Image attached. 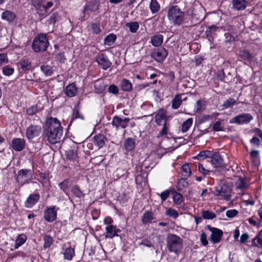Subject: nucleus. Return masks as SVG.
Instances as JSON below:
<instances>
[{
	"label": "nucleus",
	"instance_id": "1",
	"mask_svg": "<svg viewBox=\"0 0 262 262\" xmlns=\"http://www.w3.org/2000/svg\"><path fill=\"white\" fill-rule=\"evenodd\" d=\"M62 135V128L60 121L56 118H49L46 122L42 136L49 143L54 144L59 142Z\"/></svg>",
	"mask_w": 262,
	"mask_h": 262
},
{
	"label": "nucleus",
	"instance_id": "2",
	"mask_svg": "<svg viewBox=\"0 0 262 262\" xmlns=\"http://www.w3.org/2000/svg\"><path fill=\"white\" fill-rule=\"evenodd\" d=\"M31 5L35 8L41 20L49 15V9L53 6V3L46 0H31Z\"/></svg>",
	"mask_w": 262,
	"mask_h": 262
},
{
	"label": "nucleus",
	"instance_id": "3",
	"mask_svg": "<svg viewBox=\"0 0 262 262\" xmlns=\"http://www.w3.org/2000/svg\"><path fill=\"white\" fill-rule=\"evenodd\" d=\"M185 13L177 5L170 7L167 13L168 20L174 25H180L184 20Z\"/></svg>",
	"mask_w": 262,
	"mask_h": 262
},
{
	"label": "nucleus",
	"instance_id": "4",
	"mask_svg": "<svg viewBox=\"0 0 262 262\" xmlns=\"http://www.w3.org/2000/svg\"><path fill=\"white\" fill-rule=\"evenodd\" d=\"M167 247L170 252L177 253L183 247V240L179 236L170 234L167 237Z\"/></svg>",
	"mask_w": 262,
	"mask_h": 262
},
{
	"label": "nucleus",
	"instance_id": "5",
	"mask_svg": "<svg viewBox=\"0 0 262 262\" xmlns=\"http://www.w3.org/2000/svg\"><path fill=\"white\" fill-rule=\"evenodd\" d=\"M231 191V189L228 185L221 183L215 187L213 193L219 199L228 201L230 200Z\"/></svg>",
	"mask_w": 262,
	"mask_h": 262
},
{
	"label": "nucleus",
	"instance_id": "6",
	"mask_svg": "<svg viewBox=\"0 0 262 262\" xmlns=\"http://www.w3.org/2000/svg\"><path fill=\"white\" fill-rule=\"evenodd\" d=\"M49 42L45 34H39L35 37L32 44L33 50L35 52H44L47 50Z\"/></svg>",
	"mask_w": 262,
	"mask_h": 262
},
{
	"label": "nucleus",
	"instance_id": "7",
	"mask_svg": "<svg viewBox=\"0 0 262 262\" xmlns=\"http://www.w3.org/2000/svg\"><path fill=\"white\" fill-rule=\"evenodd\" d=\"M33 170L28 169H22L19 170L16 176V181L20 186L30 183L32 179Z\"/></svg>",
	"mask_w": 262,
	"mask_h": 262
},
{
	"label": "nucleus",
	"instance_id": "8",
	"mask_svg": "<svg viewBox=\"0 0 262 262\" xmlns=\"http://www.w3.org/2000/svg\"><path fill=\"white\" fill-rule=\"evenodd\" d=\"M253 117L249 113H242L239 114L229 120L231 124H237L238 125L246 124L249 123Z\"/></svg>",
	"mask_w": 262,
	"mask_h": 262
},
{
	"label": "nucleus",
	"instance_id": "9",
	"mask_svg": "<svg viewBox=\"0 0 262 262\" xmlns=\"http://www.w3.org/2000/svg\"><path fill=\"white\" fill-rule=\"evenodd\" d=\"M41 126L40 124H30L27 128L26 135L29 140H32L38 137L41 133Z\"/></svg>",
	"mask_w": 262,
	"mask_h": 262
},
{
	"label": "nucleus",
	"instance_id": "10",
	"mask_svg": "<svg viewBox=\"0 0 262 262\" xmlns=\"http://www.w3.org/2000/svg\"><path fill=\"white\" fill-rule=\"evenodd\" d=\"M130 120V119L128 117L122 118L118 116H115L113 118L112 125L116 129H124L128 126Z\"/></svg>",
	"mask_w": 262,
	"mask_h": 262
},
{
	"label": "nucleus",
	"instance_id": "11",
	"mask_svg": "<svg viewBox=\"0 0 262 262\" xmlns=\"http://www.w3.org/2000/svg\"><path fill=\"white\" fill-rule=\"evenodd\" d=\"M168 54L167 51L164 48H159L154 49L151 53V57L159 62H163Z\"/></svg>",
	"mask_w": 262,
	"mask_h": 262
},
{
	"label": "nucleus",
	"instance_id": "12",
	"mask_svg": "<svg viewBox=\"0 0 262 262\" xmlns=\"http://www.w3.org/2000/svg\"><path fill=\"white\" fill-rule=\"evenodd\" d=\"M208 229L211 232L210 238L213 244L219 243L223 234V231L217 228L212 227L210 225L207 226Z\"/></svg>",
	"mask_w": 262,
	"mask_h": 262
},
{
	"label": "nucleus",
	"instance_id": "13",
	"mask_svg": "<svg viewBox=\"0 0 262 262\" xmlns=\"http://www.w3.org/2000/svg\"><path fill=\"white\" fill-rule=\"evenodd\" d=\"M96 61L97 62L98 66L103 70L107 69L112 65V63L109 61L107 56L104 54L98 55L96 59Z\"/></svg>",
	"mask_w": 262,
	"mask_h": 262
},
{
	"label": "nucleus",
	"instance_id": "14",
	"mask_svg": "<svg viewBox=\"0 0 262 262\" xmlns=\"http://www.w3.org/2000/svg\"><path fill=\"white\" fill-rule=\"evenodd\" d=\"M25 145L26 141L23 138H14L11 142V147L17 151H22L25 148Z\"/></svg>",
	"mask_w": 262,
	"mask_h": 262
},
{
	"label": "nucleus",
	"instance_id": "15",
	"mask_svg": "<svg viewBox=\"0 0 262 262\" xmlns=\"http://www.w3.org/2000/svg\"><path fill=\"white\" fill-rule=\"evenodd\" d=\"M57 217V212L55 210V207L48 208L45 211L44 219L48 222L54 221Z\"/></svg>",
	"mask_w": 262,
	"mask_h": 262
},
{
	"label": "nucleus",
	"instance_id": "16",
	"mask_svg": "<svg viewBox=\"0 0 262 262\" xmlns=\"http://www.w3.org/2000/svg\"><path fill=\"white\" fill-rule=\"evenodd\" d=\"M40 195L38 193H32L29 195L25 202V206L28 208L33 207L39 200Z\"/></svg>",
	"mask_w": 262,
	"mask_h": 262
},
{
	"label": "nucleus",
	"instance_id": "17",
	"mask_svg": "<svg viewBox=\"0 0 262 262\" xmlns=\"http://www.w3.org/2000/svg\"><path fill=\"white\" fill-rule=\"evenodd\" d=\"M120 232L121 230L118 229L116 226H106L105 236L106 238H113L115 236H118V233Z\"/></svg>",
	"mask_w": 262,
	"mask_h": 262
},
{
	"label": "nucleus",
	"instance_id": "18",
	"mask_svg": "<svg viewBox=\"0 0 262 262\" xmlns=\"http://www.w3.org/2000/svg\"><path fill=\"white\" fill-rule=\"evenodd\" d=\"M155 122L158 125H161L163 120L168 121V117L166 115V110L163 108L159 110L155 116Z\"/></svg>",
	"mask_w": 262,
	"mask_h": 262
},
{
	"label": "nucleus",
	"instance_id": "19",
	"mask_svg": "<svg viewBox=\"0 0 262 262\" xmlns=\"http://www.w3.org/2000/svg\"><path fill=\"white\" fill-rule=\"evenodd\" d=\"M107 139L106 137L102 134L96 135L93 137L94 144L99 148H102L104 145Z\"/></svg>",
	"mask_w": 262,
	"mask_h": 262
},
{
	"label": "nucleus",
	"instance_id": "20",
	"mask_svg": "<svg viewBox=\"0 0 262 262\" xmlns=\"http://www.w3.org/2000/svg\"><path fill=\"white\" fill-rule=\"evenodd\" d=\"M210 162L215 167H221L223 165V160L220 155L214 154L210 158Z\"/></svg>",
	"mask_w": 262,
	"mask_h": 262
},
{
	"label": "nucleus",
	"instance_id": "21",
	"mask_svg": "<svg viewBox=\"0 0 262 262\" xmlns=\"http://www.w3.org/2000/svg\"><path fill=\"white\" fill-rule=\"evenodd\" d=\"M77 92V88L74 83H71L67 85L65 89L64 93L68 97H73Z\"/></svg>",
	"mask_w": 262,
	"mask_h": 262
},
{
	"label": "nucleus",
	"instance_id": "22",
	"mask_svg": "<svg viewBox=\"0 0 262 262\" xmlns=\"http://www.w3.org/2000/svg\"><path fill=\"white\" fill-rule=\"evenodd\" d=\"M99 3L95 1L90 2L89 4L85 6L83 9V13H85L88 11L94 12L99 9Z\"/></svg>",
	"mask_w": 262,
	"mask_h": 262
},
{
	"label": "nucleus",
	"instance_id": "23",
	"mask_svg": "<svg viewBox=\"0 0 262 262\" xmlns=\"http://www.w3.org/2000/svg\"><path fill=\"white\" fill-rule=\"evenodd\" d=\"M163 36L160 34H157L151 37L150 42L155 47H159L163 42Z\"/></svg>",
	"mask_w": 262,
	"mask_h": 262
},
{
	"label": "nucleus",
	"instance_id": "24",
	"mask_svg": "<svg viewBox=\"0 0 262 262\" xmlns=\"http://www.w3.org/2000/svg\"><path fill=\"white\" fill-rule=\"evenodd\" d=\"M183 94L176 95L171 101V107L173 109H178L182 104V96Z\"/></svg>",
	"mask_w": 262,
	"mask_h": 262
},
{
	"label": "nucleus",
	"instance_id": "25",
	"mask_svg": "<svg viewBox=\"0 0 262 262\" xmlns=\"http://www.w3.org/2000/svg\"><path fill=\"white\" fill-rule=\"evenodd\" d=\"M19 66L23 72L30 70L31 68V62L27 59H23L18 62Z\"/></svg>",
	"mask_w": 262,
	"mask_h": 262
},
{
	"label": "nucleus",
	"instance_id": "26",
	"mask_svg": "<svg viewBox=\"0 0 262 262\" xmlns=\"http://www.w3.org/2000/svg\"><path fill=\"white\" fill-rule=\"evenodd\" d=\"M232 5L237 10H243L247 7V2L245 0H233Z\"/></svg>",
	"mask_w": 262,
	"mask_h": 262
},
{
	"label": "nucleus",
	"instance_id": "27",
	"mask_svg": "<svg viewBox=\"0 0 262 262\" xmlns=\"http://www.w3.org/2000/svg\"><path fill=\"white\" fill-rule=\"evenodd\" d=\"M27 239V236L24 234H19L15 239L14 244L15 249H18L20 246L23 245Z\"/></svg>",
	"mask_w": 262,
	"mask_h": 262
},
{
	"label": "nucleus",
	"instance_id": "28",
	"mask_svg": "<svg viewBox=\"0 0 262 262\" xmlns=\"http://www.w3.org/2000/svg\"><path fill=\"white\" fill-rule=\"evenodd\" d=\"M63 254L65 259L71 260L75 256L74 249L72 247L67 248L64 249Z\"/></svg>",
	"mask_w": 262,
	"mask_h": 262
},
{
	"label": "nucleus",
	"instance_id": "29",
	"mask_svg": "<svg viewBox=\"0 0 262 262\" xmlns=\"http://www.w3.org/2000/svg\"><path fill=\"white\" fill-rule=\"evenodd\" d=\"M154 219V215L151 211H145L142 217V221L143 224H146L151 223Z\"/></svg>",
	"mask_w": 262,
	"mask_h": 262
},
{
	"label": "nucleus",
	"instance_id": "30",
	"mask_svg": "<svg viewBox=\"0 0 262 262\" xmlns=\"http://www.w3.org/2000/svg\"><path fill=\"white\" fill-rule=\"evenodd\" d=\"M15 17V14L13 12L9 10H6L3 12L2 15V19L9 22L12 21Z\"/></svg>",
	"mask_w": 262,
	"mask_h": 262
},
{
	"label": "nucleus",
	"instance_id": "31",
	"mask_svg": "<svg viewBox=\"0 0 262 262\" xmlns=\"http://www.w3.org/2000/svg\"><path fill=\"white\" fill-rule=\"evenodd\" d=\"M121 89L123 91L129 92L132 90V84L129 80L126 79H123L120 83Z\"/></svg>",
	"mask_w": 262,
	"mask_h": 262
},
{
	"label": "nucleus",
	"instance_id": "32",
	"mask_svg": "<svg viewBox=\"0 0 262 262\" xmlns=\"http://www.w3.org/2000/svg\"><path fill=\"white\" fill-rule=\"evenodd\" d=\"M135 140L132 138L127 139L124 142V147L127 151H131L135 147Z\"/></svg>",
	"mask_w": 262,
	"mask_h": 262
},
{
	"label": "nucleus",
	"instance_id": "33",
	"mask_svg": "<svg viewBox=\"0 0 262 262\" xmlns=\"http://www.w3.org/2000/svg\"><path fill=\"white\" fill-rule=\"evenodd\" d=\"M202 217L205 220H213L216 217L215 213L208 210H202Z\"/></svg>",
	"mask_w": 262,
	"mask_h": 262
},
{
	"label": "nucleus",
	"instance_id": "34",
	"mask_svg": "<svg viewBox=\"0 0 262 262\" xmlns=\"http://www.w3.org/2000/svg\"><path fill=\"white\" fill-rule=\"evenodd\" d=\"M235 186L237 189L241 190H244L247 188V184L242 178H239L236 180Z\"/></svg>",
	"mask_w": 262,
	"mask_h": 262
},
{
	"label": "nucleus",
	"instance_id": "35",
	"mask_svg": "<svg viewBox=\"0 0 262 262\" xmlns=\"http://www.w3.org/2000/svg\"><path fill=\"white\" fill-rule=\"evenodd\" d=\"M149 8L152 14L157 13L160 9V4L157 0H151L149 3Z\"/></svg>",
	"mask_w": 262,
	"mask_h": 262
},
{
	"label": "nucleus",
	"instance_id": "36",
	"mask_svg": "<svg viewBox=\"0 0 262 262\" xmlns=\"http://www.w3.org/2000/svg\"><path fill=\"white\" fill-rule=\"evenodd\" d=\"M239 56L241 59L246 61H250L252 58V55L247 50H242L239 52Z\"/></svg>",
	"mask_w": 262,
	"mask_h": 262
},
{
	"label": "nucleus",
	"instance_id": "37",
	"mask_svg": "<svg viewBox=\"0 0 262 262\" xmlns=\"http://www.w3.org/2000/svg\"><path fill=\"white\" fill-rule=\"evenodd\" d=\"M116 39V36L114 34L107 35L104 39V44L106 46H112Z\"/></svg>",
	"mask_w": 262,
	"mask_h": 262
},
{
	"label": "nucleus",
	"instance_id": "38",
	"mask_svg": "<svg viewBox=\"0 0 262 262\" xmlns=\"http://www.w3.org/2000/svg\"><path fill=\"white\" fill-rule=\"evenodd\" d=\"M170 127V124L168 121H166L164 122L163 124V127L161 130L160 131L159 133L157 135V138H160L167 135L168 131Z\"/></svg>",
	"mask_w": 262,
	"mask_h": 262
},
{
	"label": "nucleus",
	"instance_id": "39",
	"mask_svg": "<svg viewBox=\"0 0 262 262\" xmlns=\"http://www.w3.org/2000/svg\"><path fill=\"white\" fill-rule=\"evenodd\" d=\"M126 26L129 29V31L133 33L137 32L139 28V25L137 21L127 23Z\"/></svg>",
	"mask_w": 262,
	"mask_h": 262
},
{
	"label": "nucleus",
	"instance_id": "40",
	"mask_svg": "<svg viewBox=\"0 0 262 262\" xmlns=\"http://www.w3.org/2000/svg\"><path fill=\"white\" fill-rule=\"evenodd\" d=\"M95 89L97 93H101L105 90L106 85L102 81H97L95 83Z\"/></svg>",
	"mask_w": 262,
	"mask_h": 262
},
{
	"label": "nucleus",
	"instance_id": "41",
	"mask_svg": "<svg viewBox=\"0 0 262 262\" xmlns=\"http://www.w3.org/2000/svg\"><path fill=\"white\" fill-rule=\"evenodd\" d=\"M40 70L46 76H50L53 73L52 67L49 65L43 64L41 66Z\"/></svg>",
	"mask_w": 262,
	"mask_h": 262
},
{
	"label": "nucleus",
	"instance_id": "42",
	"mask_svg": "<svg viewBox=\"0 0 262 262\" xmlns=\"http://www.w3.org/2000/svg\"><path fill=\"white\" fill-rule=\"evenodd\" d=\"M186 178H184L178 181L177 188L179 191H182L187 187L188 183L186 181Z\"/></svg>",
	"mask_w": 262,
	"mask_h": 262
},
{
	"label": "nucleus",
	"instance_id": "43",
	"mask_svg": "<svg viewBox=\"0 0 262 262\" xmlns=\"http://www.w3.org/2000/svg\"><path fill=\"white\" fill-rule=\"evenodd\" d=\"M212 154L210 151L209 150H203L200 152V153L196 156L195 158L201 160L206 158H210Z\"/></svg>",
	"mask_w": 262,
	"mask_h": 262
},
{
	"label": "nucleus",
	"instance_id": "44",
	"mask_svg": "<svg viewBox=\"0 0 262 262\" xmlns=\"http://www.w3.org/2000/svg\"><path fill=\"white\" fill-rule=\"evenodd\" d=\"M72 192L76 197L78 198H81L84 196V194L77 185H74L72 188Z\"/></svg>",
	"mask_w": 262,
	"mask_h": 262
},
{
	"label": "nucleus",
	"instance_id": "45",
	"mask_svg": "<svg viewBox=\"0 0 262 262\" xmlns=\"http://www.w3.org/2000/svg\"><path fill=\"white\" fill-rule=\"evenodd\" d=\"M193 119L191 118L187 119L184 121L182 125V132L183 133L186 132L192 125Z\"/></svg>",
	"mask_w": 262,
	"mask_h": 262
},
{
	"label": "nucleus",
	"instance_id": "46",
	"mask_svg": "<svg viewBox=\"0 0 262 262\" xmlns=\"http://www.w3.org/2000/svg\"><path fill=\"white\" fill-rule=\"evenodd\" d=\"M182 174L184 177V178H187L190 176L191 171L188 164H184L182 166Z\"/></svg>",
	"mask_w": 262,
	"mask_h": 262
},
{
	"label": "nucleus",
	"instance_id": "47",
	"mask_svg": "<svg viewBox=\"0 0 262 262\" xmlns=\"http://www.w3.org/2000/svg\"><path fill=\"white\" fill-rule=\"evenodd\" d=\"M44 245L43 247L45 248H50L52 244L53 243V239L51 236L49 235H45L43 236Z\"/></svg>",
	"mask_w": 262,
	"mask_h": 262
},
{
	"label": "nucleus",
	"instance_id": "48",
	"mask_svg": "<svg viewBox=\"0 0 262 262\" xmlns=\"http://www.w3.org/2000/svg\"><path fill=\"white\" fill-rule=\"evenodd\" d=\"M212 130L214 132H219L223 130V124L221 120L216 121L212 125Z\"/></svg>",
	"mask_w": 262,
	"mask_h": 262
},
{
	"label": "nucleus",
	"instance_id": "49",
	"mask_svg": "<svg viewBox=\"0 0 262 262\" xmlns=\"http://www.w3.org/2000/svg\"><path fill=\"white\" fill-rule=\"evenodd\" d=\"M166 214L167 216L172 217L174 219H177L179 216L178 211L171 208H169L167 209L166 211Z\"/></svg>",
	"mask_w": 262,
	"mask_h": 262
},
{
	"label": "nucleus",
	"instance_id": "50",
	"mask_svg": "<svg viewBox=\"0 0 262 262\" xmlns=\"http://www.w3.org/2000/svg\"><path fill=\"white\" fill-rule=\"evenodd\" d=\"M205 102L203 100H198L196 102V105L195 106V112L196 113H199L202 112L203 110L205 109Z\"/></svg>",
	"mask_w": 262,
	"mask_h": 262
},
{
	"label": "nucleus",
	"instance_id": "51",
	"mask_svg": "<svg viewBox=\"0 0 262 262\" xmlns=\"http://www.w3.org/2000/svg\"><path fill=\"white\" fill-rule=\"evenodd\" d=\"M66 156L69 160L74 161L77 158V154L76 151L70 150L67 151Z\"/></svg>",
	"mask_w": 262,
	"mask_h": 262
},
{
	"label": "nucleus",
	"instance_id": "52",
	"mask_svg": "<svg viewBox=\"0 0 262 262\" xmlns=\"http://www.w3.org/2000/svg\"><path fill=\"white\" fill-rule=\"evenodd\" d=\"M236 100H235L233 98H229V99H228L227 100H226L224 102L223 106L225 108H229V107H232V106H233L235 104V103H236Z\"/></svg>",
	"mask_w": 262,
	"mask_h": 262
},
{
	"label": "nucleus",
	"instance_id": "53",
	"mask_svg": "<svg viewBox=\"0 0 262 262\" xmlns=\"http://www.w3.org/2000/svg\"><path fill=\"white\" fill-rule=\"evenodd\" d=\"M173 200L176 204H180L183 200V195L179 192H175L173 196Z\"/></svg>",
	"mask_w": 262,
	"mask_h": 262
},
{
	"label": "nucleus",
	"instance_id": "54",
	"mask_svg": "<svg viewBox=\"0 0 262 262\" xmlns=\"http://www.w3.org/2000/svg\"><path fill=\"white\" fill-rule=\"evenodd\" d=\"M60 189L66 192L69 187V180L66 179L59 184Z\"/></svg>",
	"mask_w": 262,
	"mask_h": 262
},
{
	"label": "nucleus",
	"instance_id": "55",
	"mask_svg": "<svg viewBox=\"0 0 262 262\" xmlns=\"http://www.w3.org/2000/svg\"><path fill=\"white\" fill-rule=\"evenodd\" d=\"M38 111V107L36 105H33L26 110V113L28 115H34Z\"/></svg>",
	"mask_w": 262,
	"mask_h": 262
},
{
	"label": "nucleus",
	"instance_id": "56",
	"mask_svg": "<svg viewBox=\"0 0 262 262\" xmlns=\"http://www.w3.org/2000/svg\"><path fill=\"white\" fill-rule=\"evenodd\" d=\"M3 72L5 75L9 76L13 74L14 69L12 68L6 66L3 68Z\"/></svg>",
	"mask_w": 262,
	"mask_h": 262
},
{
	"label": "nucleus",
	"instance_id": "57",
	"mask_svg": "<svg viewBox=\"0 0 262 262\" xmlns=\"http://www.w3.org/2000/svg\"><path fill=\"white\" fill-rule=\"evenodd\" d=\"M91 29L92 32L94 34H99L101 32V29L100 28V25L96 23H93L91 25Z\"/></svg>",
	"mask_w": 262,
	"mask_h": 262
},
{
	"label": "nucleus",
	"instance_id": "58",
	"mask_svg": "<svg viewBox=\"0 0 262 262\" xmlns=\"http://www.w3.org/2000/svg\"><path fill=\"white\" fill-rule=\"evenodd\" d=\"M252 244L254 246L257 247H260L262 246V238L257 235L256 237L253 239Z\"/></svg>",
	"mask_w": 262,
	"mask_h": 262
},
{
	"label": "nucleus",
	"instance_id": "59",
	"mask_svg": "<svg viewBox=\"0 0 262 262\" xmlns=\"http://www.w3.org/2000/svg\"><path fill=\"white\" fill-rule=\"evenodd\" d=\"M170 192V190L167 189L161 193L160 196L162 202L165 201L169 197Z\"/></svg>",
	"mask_w": 262,
	"mask_h": 262
},
{
	"label": "nucleus",
	"instance_id": "60",
	"mask_svg": "<svg viewBox=\"0 0 262 262\" xmlns=\"http://www.w3.org/2000/svg\"><path fill=\"white\" fill-rule=\"evenodd\" d=\"M238 214V211L235 209H230L226 211V216L229 218H232Z\"/></svg>",
	"mask_w": 262,
	"mask_h": 262
},
{
	"label": "nucleus",
	"instance_id": "61",
	"mask_svg": "<svg viewBox=\"0 0 262 262\" xmlns=\"http://www.w3.org/2000/svg\"><path fill=\"white\" fill-rule=\"evenodd\" d=\"M108 91L110 93L117 94L118 93L119 90L117 86L114 84H112L109 86Z\"/></svg>",
	"mask_w": 262,
	"mask_h": 262
},
{
	"label": "nucleus",
	"instance_id": "62",
	"mask_svg": "<svg viewBox=\"0 0 262 262\" xmlns=\"http://www.w3.org/2000/svg\"><path fill=\"white\" fill-rule=\"evenodd\" d=\"M198 170L200 172L202 173L204 175L206 176L210 172V171L206 169L203 166L202 164H199L198 165Z\"/></svg>",
	"mask_w": 262,
	"mask_h": 262
},
{
	"label": "nucleus",
	"instance_id": "63",
	"mask_svg": "<svg viewBox=\"0 0 262 262\" xmlns=\"http://www.w3.org/2000/svg\"><path fill=\"white\" fill-rule=\"evenodd\" d=\"M200 240L201 243L204 246H206L208 245V241L207 239V236L204 232H202L201 235Z\"/></svg>",
	"mask_w": 262,
	"mask_h": 262
},
{
	"label": "nucleus",
	"instance_id": "64",
	"mask_svg": "<svg viewBox=\"0 0 262 262\" xmlns=\"http://www.w3.org/2000/svg\"><path fill=\"white\" fill-rule=\"evenodd\" d=\"M250 143L252 145H256L257 146H259L260 145V140L256 137H254L250 140Z\"/></svg>",
	"mask_w": 262,
	"mask_h": 262
}]
</instances>
